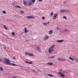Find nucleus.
<instances>
[{"instance_id": "nucleus-1", "label": "nucleus", "mask_w": 78, "mask_h": 78, "mask_svg": "<svg viewBox=\"0 0 78 78\" xmlns=\"http://www.w3.org/2000/svg\"><path fill=\"white\" fill-rule=\"evenodd\" d=\"M5 60L2 62L4 64H8V65H9V66H11V64L10 63V60L9 59H5Z\"/></svg>"}, {"instance_id": "nucleus-2", "label": "nucleus", "mask_w": 78, "mask_h": 78, "mask_svg": "<svg viewBox=\"0 0 78 78\" xmlns=\"http://www.w3.org/2000/svg\"><path fill=\"white\" fill-rule=\"evenodd\" d=\"M55 47V45H52L48 49V52L49 53H51L54 51V48Z\"/></svg>"}, {"instance_id": "nucleus-3", "label": "nucleus", "mask_w": 78, "mask_h": 78, "mask_svg": "<svg viewBox=\"0 0 78 78\" xmlns=\"http://www.w3.org/2000/svg\"><path fill=\"white\" fill-rule=\"evenodd\" d=\"M57 59L58 60V61H64L66 60V59H64V58L62 59L61 58H57Z\"/></svg>"}, {"instance_id": "nucleus-4", "label": "nucleus", "mask_w": 78, "mask_h": 78, "mask_svg": "<svg viewBox=\"0 0 78 78\" xmlns=\"http://www.w3.org/2000/svg\"><path fill=\"white\" fill-rule=\"evenodd\" d=\"M58 13H56L54 16H53V19H56V18L57 17V16H58Z\"/></svg>"}, {"instance_id": "nucleus-5", "label": "nucleus", "mask_w": 78, "mask_h": 78, "mask_svg": "<svg viewBox=\"0 0 78 78\" xmlns=\"http://www.w3.org/2000/svg\"><path fill=\"white\" fill-rule=\"evenodd\" d=\"M49 37V36H48V35L46 36L44 38V41H46V40H47V39H48Z\"/></svg>"}, {"instance_id": "nucleus-6", "label": "nucleus", "mask_w": 78, "mask_h": 78, "mask_svg": "<svg viewBox=\"0 0 78 78\" xmlns=\"http://www.w3.org/2000/svg\"><path fill=\"white\" fill-rule=\"evenodd\" d=\"M58 73L59 75H61V76L63 77H64L65 76H66L64 74H62L60 73Z\"/></svg>"}, {"instance_id": "nucleus-7", "label": "nucleus", "mask_w": 78, "mask_h": 78, "mask_svg": "<svg viewBox=\"0 0 78 78\" xmlns=\"http://www.w3.org/2000/svg\"><path fill=\"white\" fill-rule=\"evenodd\" d=\"M27 18H28V19H31V18H32V19L34 18L33 16H28L27 17Z\"/></svg>"}, {"instance_id": "nucleus-8", "label": "nucleus", "mask_w": 78, "mask_h": 78, "mask_svg": "<svg viewBox=\"0 0 78 78\" xmlns=\"http://www.w3.org/2000/svg\"><path fill=\"white\" fill-rule=\"evenodd\" d=\"M61 12H66V9H62L60 10Z\"/></svg>"}, {"instance_id": "nucleus-9", "label": "nucleus", "mask_w": 78, "mask_h": 78, "mask_svg": "<svg viewBox=\"0 0 78 78\" xmlns=\"http://www.w3.org/2000/svg\"><path fill=\"white\" fill-rule=\"evenodd\" d=\"M48 33L49 34H51L53 33V30H49Z\"/></svg>"}, {"instance_id": "nucleus-10", "label": "nucleus", "mask_w": 78, "mask_h": 78, "mask_svg": "<svg viewBox=\"0 0 78 78\" xmlns=\"http://www.w3.org/2000/svg\"><path fill=\"white\" fill-rule=\"evenodd\" d=\"M63 41H64V40H58L57 42H59V43H61V42H63Z\"/></svg>"}, {"instance_id": "nucleus-11", "label": "nucleus", "mask_w": 78, "mask_h": 78, "mask_svg": "<svg viewBox=\"0 0 78 78\" xmlns=\"http://www.w3.org/2000/svg\"><path fill=\"white\" fill-rule=\"evenodd\" d=\"M47 64V66H51L53 65V63H52L48 62V63Z\"/></svg>"}, {"instance_id": "nucleus-12", "label": "nucleus", "mask_w": 78, "mask_h": 78, "mask_svg": "<svg viewBox=\"0 0 78 78\" xmlns=\"http://www.w3.org/2000/svg\"><path fill=\"white\" fill-rule=\"evenodd\" d=\"M23 3L25 6H27V1H23Z\"/></svg>"}, {"instance_id": "nucleus-13", "label": "nucleus", "mask_w": 78, "mask_h": 78, "mask_svg": "<svg viewBox=\"0 0 78 78\" xmlns=\"http://www.w3.org/2000/svg\"><path fill=\"white\" fill-rule=\"evenodd\" d=\"M24 30L25 32V33H27V32H29V30H27V28H26V27L25 28Z\"/></svg>"}, {"instance_id": "nucleus-14", "label": "nucleus", "mask_w": 78, "mask_h": 78, "mask_svg": "<svg viewBox=\"0 0 78 78\" xmlns=\"http://www.w3.org/2000/svg\"><path fill=\"white\" fill-rule=\"evenodd\" d=\"M37 49L39 51H41V47H38L37 48Z\"/></svg>"}, {"instance_id": "nucleus-15", "label": "nucleus", "mask_w": 78, "mask_h": 78, "mask_svg": "<svg viewBox=\"0 0 78 78\" xmlns=\"http://www.w3.org/2000/svg\"><path fill=\"white\" fill-rule=\"evenodd\" d=\"M28 55L30 56H34L33 55L30 53Z\"/></svg>"}, {"instance_id": "nucleus-16", "label": "nucleus", "mask_w": 78, "mask_h": 78, "mask_svg": "<svg viewBox=\"0 0 78 78\" xmlns=\"http://www.w3.org/2000/svg\"><path fill=\"white\" fill-rule=\"evenodd\" d=\"M63 31H64V32H67V31H68V32H69V30H67V29H65L63 30Z\"/></svg>"}, {"instance_id": "nucleus-17", "label": "nucleus", "mask_w": 78, "mask_h": 78, "mask_svg": "<svg viewBox=\"0 0 78 78\" xmlns=\"http://www.w3.org/2000/svg\"><path fill=\"white\" fill-rule=\"evenodd\" d=\"M48 76H51V77H53V76L51 74H48Z\"/></svg>"}, {"instance_id": "nucleus-18", "label": "nucleus", "mask_w": 78, "mask_h": 78, "mask_svg": "<svg viewBox=\"0 0 78 78\" xmlns=\"http://www.w3.org/2000/svg\"><path fill=\"white\" fill-rule=\"evenodd\" d=\"M28 5L29 6H31V5H32V2H29Z\"/></svg>"}, {"instance_id": "nucleus-19", "label": "nucleus", "mask_w": 78, "mask_h": 78, "mask_svg": "<svg viewBox=\"0 0 78 78\" xmlns=\"http://www.w3.org/2000/svg\"><path fill=\"white\" fill-rule=\"evenodd\" d=\"M65 12H70V11L67 10V9H65Z\"/></svg>"}, {"instance_id": "nucleus-20", "label": "nucleus", "mask_w": 78, "mask_h": 78, "mask_svg": "<svg viewBox=\"0 0 78 78\" xmlns=\"http://www.w3.org/2000/svg\"><path fill=\"white\" fill-rule=\"evenodd\" d=\"M29 52H26L25 53V55H29Z\"/></svg>"}, {"instance_id": "nucleus-21", "label": "nucleus", "mask_w": 78, "mask_h": 78, "mask_svg": "<svg viewBox=\"0 0 78 78\" xmlns=\"http://www.w3.org/2000/svg\"><path fill=\"white\" fill-rule=\"evenodd\" d=\"M69 59L71 60L72 61H74V59H73V58H72V57H69Z\"/></svg>"}, {"instance_id": "nucleus-22", "label": "nucleus", "mask_w": 78, "mask_h": 78, "mask_svg": "<svg viewBox=\"0 0 78 78\" xmlns=\"http://www.w3.org/2000/svg\"><path fill=\"white\" fill-rule=\"evenodd\" d=\"M4 26L5 27V30H8V28H7V27H6V26H5V25H4Z\"/></svg>"}, {"instance_id": "nucleus-23", "label": "nucleus", "mask_w": 78, "mask_h": 78, "mask_svg": "<svg viewBox=\"0 0 78 78\" xmlns=\"http://www.w3.org/2000/svg\"><path fill=\"white\" fill-rule=\"evenodd\" d=\"M31 1H32L33 3H34L35 2H36V0H31Z\"/></svg>"}, {"instance_id": "nucleus-24", "label": "nucleus", "mask_w": 78, "mask_h": 78, "mask_svg": "<svg viewBox=\"0 0 78 78\" xmlns=\"http://www.w3.org/2000/svg\"><path fill=\"white\" fill-rule=\"evenodd\" d=\"M0 71H3V68L1 67V68H0Z\"/></svg>"}, {"instance_id": "nucleus-25", "label": "nucleus", "mask_w": 78, "mask_h": 78, "mask_svg": "<svg viewBox=\"0 0 78 78\" xmlns=\"http://www.w3.org/2000/svg\"><path fill=\"white\" fill-rule=\"evenodd\" d=\"M43 25H46V26H47V23H43Z\"/></svg>"}, {"instance_id": "nucleus-26", "label": "nucleus", "mask_w": 78, "mask_h": 78, "mask_svg": "<svg viewBox=\"0 0 78 78\" xmlns=\"http://www.w3.org/2000/svg\"><path fill=\"white\" fill-rule=\"evenodd\" d=\"M12 36H15V34L14 33V32H12Z\"/></svg>"}, {"instance_id": "nucleus-27", "label": "nucleus", "mask_w": 78, "mask_h": 78, "mask_svg": "<svg viewBox=\"0 0 78 78\" xmlns=\"http://www.w3.org/2000/svg\"><path fill=\"white\" fill-rule=\"evenodd\" d=\"M53 12H52L51 13V16H53Z\"/></svg>"}, {"instance_id": "nucleus-28", "label": "nucleus", "mask_w": 78, "mask_h": 78, "mask_svg": "<svg viewBox=\"0 0 78 78\" xmlns=\"http://www.w3.org/2000/svg\"><path fill=\"white\" fill-rule=\"evenodd\" d=\"M11 65H12V66H17V65H16V64H15L14 63H12L11 64Z\"/></svg>"}, {"instance_id": "nucleus-29", "label": "nucleus", "mask_w": 78, "mask_h": 78, "mask_svg": "<svg viewBox=\"0 0 78 78\" xmlns=\"http://www.w3.org/2000/svg\"><path fill=\"white\" fill-rule=\"evenodd\" d=\"M63 19H67V18L65 16H63Z\"/></svg>"}, {"instance_id": "nucleus-30", "label": "nucleus", "mask_w": 78, "mask_h": 78, "mask_svg": "<svg viewBox=\"0 0 78 78\" xmlns=\"http://www.w3.org/2000/svg\"><path fill=\"white\" fill-rule=\"evenodd\" d=\"M16 7H17V8H21V7H20L18 5H16Z\"/></svg>"}, {"instance_id": "nucleus-31", "label": "nucleus", "mask_w": 78, "mask_h": 78, "mask_svg": "<svg viewBox=\"0 0 78 78\" xmlns=\"http://www.w3.org/2000/svg\"><path fill=\"white\" fill-rule=\"evenodd\" d=\"M2 13L3 14H6V11H3Z\"/></svg>"}, {"instance_id": "nucleus-32", "label": "nucleus", "mask_w": 78, "mask_h": 78, "mask_svg": "<svg viewBox=\"0 0 78 78\" xmlns=\"http://www.w3.org/2000/svg\"><path fill=\"white\" fill-rule=\"evenodd\" d=\"M20 12H21L22 14H23V13H24L23 11H22V10L20 11Z\"/></svg>"}, {"instance_id": "nucleus-33", "label": "nucleus", "mask_w": 78, "mask_h": 78, "mask_svg": "<svg viewBox=\"0 0 78 78\" xmlns=\"http://www.w3.org/2000/svg\"><path fill=\"white\" fill-rule=\"evenodd\" d=\"M57 30H61V29L59 28H58L57 27Z\"/></svg>"}, {"instance_id": "nucleus-34", "label": "nucleus", "mask_w": 78, "mask_h": 78, "mask_svg": "<svg viewBox=\"0 0 78 78\" xmlns=\"http://www.w3.org/2000/svg\"><path fill=\"white\" fill-rule=\"evenodd\" d=\"M32 70L33 72H34V73L36 72V71L35 70H34L33 69H32Z\"/></svg>"}, {"instance_id": "nucleus-35", "label": "nucleus", "mask_w": 78, "mask_h": 78, "mask_svg": "<svg viewBox=\"0 0 78 78\" xmlns=\"http://www.w3.org/2000/svg\"><path fill=\"white\" fill-rule=\"evenodd\" d=\"M42 19H43V20H44V19H45V17H42Z\"/></svg>"}, {"instance_id": "nucleus-36", "label": "nucleus", "mask_w": 78, "mask_h": 78, "mask_svg": "<svg viewBox=\"0 0 78 78\" xmlns=\"http://www.w3.org/2000/svg\"><path fill=\"white\" fill-rule=\"evenodd\" d=\"M55 58V56H54L51 57V58Z\"/></svg>"}, {"instance_id": "nucleus-37", "label": "nucleus", "mask_w": 78, "mask_h": 78, "mask_svg": "<svg viewBox=\"0 0 78 78\" xmlns=\"http://www.w3.org/2000/svg\"><path fill=\"white\" fill-rule=\"evenodd\" d=\"M28 64H32V62H29Z\"/></svg>"}, {"instance_id": "nucleus-38", "label": "nucleus", "mask_w": 78, "mask_h": 78, "mask_svg": "<svg viewBox=\"0 0 78 78\" xmlns=\"http://www.w3.org/2000/svg\"><path fill=\"white\" fill-rule=\"evenodd\" d=\"M29 62L27 61H26V62H25V63H27L28 64Z\"/></svg>"}, {"instance_id": "nucleus-39", "label": "nucleus", "mask_w": 78, "mask_h": 78, "mask_svg": "<svg viewBox=\"0 0 78 78\" xmlns=\"http://www.w3.org/2000/svg\"><path fill=\"white\" fill-rule=\"evenodd\" d=\"M63 3H64L65 4L66 3V1L64 2Z\"/></svg>"}, {"instance_id": "nucleus-40", "label": "nucleus", "mask_w": 78, "mask_h": 78, "mask_svg": "<svg viewBox=\"0 0 78 78\" xmlns=\"http://www.w3.org/2000/svg\"><path fill=\"white\" fill-rule=\"evenodd\" d=\"M39 2H41V1H42V0H39Z\"/></svg>"}, {"instance_id": "nucleus-41", "label": "nucleus", "mask_w": 78, "mask_h": 78, "mask_svg": "<svg viewBox=\"0 0 78 78\" xmlns=\"http://www.w3.org/2000/svg\"><path fill=\"white\" fill-rule=\"evenodd\" d=\"M0 62H2V59H0Z\"/></svg>"}, {"instance_id": "nucleus-42", "label": "nucleus", "mask_w": 78, "mask_h": 78, "mask_svg": "<svg viewBox=\"0 0 78 78\" xmlns=\"http://www.w3.org/2000/svg\"><path fill=\"white\" fill-rule=\"evenodd\" d=\"M50 23V22H48V23H46L47 24H48Z\"/></svg>"}, {"instance_id": "nucleus-43", "label": "nucleus", "mask_w": 78, "mask_h": 78, "mask_svg": "<svg viewBox=\"0 0 78 78\" xmlns=\"http://www.w3.org/2000/svg\"><path fill=\"white\" fill-rule=\"evenodd\" d=\"M13 59H16V58H15V57H13Z\"/></svg>"}, {"instance_id": "nucleus-44", "label": "nucleus", "mask_w": 78, "mask_h": 78, "mask_svg": "<svg viewBox=\"0 0 78 78\" xmlns=\"http://www.w3.org/2000/svg\"><path fill=\"white\" fill-rule=\"evenodd\" d=\"M5 50H6V47H5Z\"/></svg>"}, {"instance_id": "nucleus-45", "label": "nucleus", "mask_w": 78, "mask_h": 78, "mask_svg": "<svg viewBox=\"0 0 78 78\" xmlns=\"http://www.w3.org/2000/svg\"><path fill=\"white\" fill-rule=\"evenodd\" d=\"M60 70H62V69H60Z\"/></svg>"}, {"instance_id": "nucleus-46", "label": "nucleus", "mask_w": 78, "mask_h": 78, "mask_svg": "<svg viewBox=\"0 0 78 78\" xmlns=\"http://www.w3.org/2000/svg\"><path fill=\"white\" fill-rule=\"evenodd\" d=\"M9 52H10V51H9Z\"/></svg>"}, {"instance_id": "nucleus-47", "label": "nucleus", "mask_w": 78, "mask_h": 78, "mask_svg": "<svg viewBox=\"0 0 78 78\" xmlns=\"http://www.w3.org/2000/svg\"><path fill=\"white\" fill-rule=\"evenodd\" d=\"M28 0V1H29L30 0Z\"/></svg>"}]
</instances>
